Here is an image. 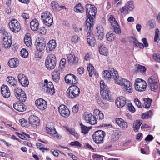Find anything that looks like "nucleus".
I'll use <instances>...</instances> for the list:
<instances>
[{"instance_id":"a19ab883","label":"nucleus","mask_w":160,"mask_h":160,"mask_svg":"<svg viewBox=\"0 0 160 160\" xmlns=\"http://www.w3.org/2000/svg\"><path fill=\"white\" fill-rule=\"evenodd\" d=\"M44 23L46 26L49 27L51 26L53 23V18L52 17H51V18L49 19V18H47L46 20H44L42 21Z\"/></svg>"},{"instance_id":"603ef678","label":"nucleus","mask_w":160,"mask_h":160,"mask_svg":"<svg viewBox=\"0 0 160 160\" xmlns=\"http://www.w3.org/2000/svg\"><path fill=\"white\" fill-rule=\"evenodd\" d=\"M20 54L23 58L27 57L28 55V52L25 49H22L20 51Z\"/></svg>"},{"instance_id":"13d9d810","label":"nucleus","mask_w":160,"mask_h":160,"mask_svg":"<svg viewBox=\"0 0 160 160\" xmlns=\"http://www.w3.org/2000/svg\"><path fill=\"white\" fill-rule=\"evenodd\" d=\"M99 104V106L104 109H107L108 107V104L107 102H101Z\"/></svg>"},{"instance_id":"7ed1b4c3","label":"nucleus","mask_w":160,"mask_h":160,"mask_svg":"<svg viewBox=\"0 0 160 160\" xmlns=\"http://www.w3.org/2000/svg\"><path fill=\"white\" fill-rule=\"evenodd\" d=\"M105 135V132L102 130H99L95 132L92 136L93 141L97 144L102 143Z\"/></svg>"},{"instance_id":"c03bdc74","label":"nucleus","mask_w":160,"mask_h":160,"mask_svg":"<svg viewBox=\"0 0 160 160\" xmlns=\"http://www.w3.org/2000/svg\"><path fill=\"white\" fill-rule=\"evenodd\" d=\"M51 5L54 10H59V8H61L62 9H63L65 7L64 6H61L59 7L58 4L56 2H52L51 3Z\"/></svg>"},{"instance_id":"ea45409f","label":"nucleus","mask_w":160,"mask_h":160,"mask_svg":"<svg viewBox=\"0 0 160 160\" xmlns=\"http://www.w3.org/2000/svg\"><path fill=\"white\" fill-rule=\"evenodd\" d=\"M136 68L138 72H145L146 70V68L144 66L139 64L136 65Z\"/></svg>"},{"instance_id":"2eb2a0df","label":"nucleus","mask_w":160,"mask_h":160,"mask_svg":"<svg viewBox=\"0 0 160 160\" xmlns=\"http://www.w3.org/2000/svg\"><path fill=\"white\" fill-rule=\"evenodd\" d=\"M38 42L36 44V48L37 49L40 51H42L45 48L46 43L44 41L42 38H39L37 40Z\"/></svg>"},{"instance_id":"473e14b6","label":"nucleus","mask_w":160,"mask_h":160,"mask_svg":"<svg viewBox=\"0 0 160 160\" xmlns=\"http://www.w3.org/2000/svg\"><path fill=\"white\" fill-rule=\"evenodd\" d=\"M52 15L49 12L46 11L43 12L41 16V18L42 20L43 21L46 20L47 18H49V19L51 18Z\"/></svg>"},{"instance_id":"4be33fe9","label":"nucleus","mask_w":160,"mask_h":160,"mask_svg":"<svg viewBox=\"0 0 160 160\" xmlns=\"http://www.w3.org/2000/svg\"><path fill=\"white\" fill-rule=\"evenodd\" d=\"M122 83V85L121 86H123L128 92L131 93L132 92V87L131 86L130 82L128 80L123 79Z\"/></svg>"},{"instance_id":"6e6d98bb","label":"nucleus","mask_w":160,"mask_h":160,"mask_svg":"<svg viewBox=\"0 0 160 160\" xmlns=\"http://www.w3.org/2000/svg\"><path fill=\"white\" fill-rule=\"evenodd\" d=\"M160 31L158 29H157L155 31V35L154 38V42H156L158 40V38H159Z\"/></svg>"},{"instance_id":"79ce46f5","label":"nucleus","mask_w":160,"mask_h":160,"mask_svg":"<svg viewBox=\"0 0 160 160\" xmlns=\"http://www.w3.org/2000/svg\"><path fill=\"white\" fill-rule=\"evenodd\" d=\"M115 83L120 85H122V83L123 79H122L121 77H119V76L117 75L114 78Z\"/></svg>"},{"instance_id":"338daca9","label":"nucleus","mask_w":160,"mask_h":160,"mask_svg":"<svg viewBox=\"0 0 160 160\" xmlns=\"http://www.w3.org/2000/svg\"><path fill=\"white\" fill-rule=\"evenodd\" d=\"M51 136H52L55 138L56 139H60L61 138V135L59 134H58L56 131V132L53 133Z\"/></svg>"},{"instance_id":"49530a36","label":"nucleus","mask_w":160,"mask_h":160,"mask_svg":"<svg viewBox=\"0 0 160 160\" xmlns=\"http://www.w3.org/2000/svg\"><path fill=\"white\" fill-rule=\"evenodd\" d=\"M152 115V112L151 110L148 111L146 113H143L142 115L143 119H146L151 117Z\"/></svg>"},{"instance_id":"aec40b11","label":"nucleus","mask_w":160,"mask_h":160,"mask_svg":"<svg viewBox=\"0 0 160 160\" xmlns=\"http://www.w3.org/2000/svg\"><path fill=\"white\" fill-rule=\"evenodd\" d=\"M116 122L121 128L125 129L127 128L128 127L127 122L122 118H116Z\"/></svg>"},{"instance_id":"a18cd8bd","label":"nucleus","mask_w":160,"mask_h":160,"mask_svg":"<svg viewBox=\"0 0 160 160\" xmlns=\"http://www.w3.org/2000/svg\"><path fill=\"white\" fill-rule=\"evenodd\" d=\"M115 25L112 26L114 32L117 34H120L121 33V31L119 26L118 23H115Z\"/></svg>"},{"instance_id":"c756f323","label":"nucleus","mask_w":160,"mask_h":160,"mask_svg":"<svg viewBox=\"0 0 160 160\" xmlns=\"http://www.w3.org/2000/svg\"><path fill=\"white\" fill-rule=\"evenodd\" d=\"M99 52L101 54L104 56H107L108 54V49L105 45L102 44H101L99 47Z\"/></svg>"},{"instance_id":"8fccbe9b","label":"nucleus","mask_w":160,"mask_h":160,"mask_svg":"<svg viewBox=\"0 0 160 160\" xmlns=\"http://www.w3.org/2000/svg\"><path fill=\"white\" fill-rule=\"evenodd\" d=\"M153 20L151 19L149 20L147 23V26L150 29H152L154 28V25L153 23Z\"/></svg>"},{"instance_id":"4c0bfd02","label":"nucleus","mask_w":160,"mask_h":160,"mask_svg":"<svg viewBox=\"0 0 160 160\" xmlns=\"http://www.w3.org/2000/svg\"><path fill=\"white\" fill-rule=\"evenodd\" d=\"M17 99L22 102H24L27 99V97L24 92H22L21 94L18 95V97H16Z\"/></svg>"},{"instance_id":"9b49d317","label":"nucleus","mask_w":160,"mask_h":160,"mask_svg":"<svg viewBox=\"0 0 160 160\" xmlns=\"http://www.w3.org/2000/svg\"><path fill=\"white\" fill-rule=\"evenodd\" d=\"M60 114L63 117H68L70 114V112L67 107L64 105H61L58 108Z\"/></svg>"},{"instance_id":"72a5a7b5","label":"nucleus","mask_w":160,"mask_h":160,"mask_svg":"<svg viewBox=\"0 0 160 160\" xmlns=\"http://www.w3.org/2000/svg\"><path fill=\"white\" fill-rule=\"evenodd\" d=\"M92 29V28L90 30H89V28H88V30H87L85 29V30L86 32H88L87 34V42H90V39H95L94 35L93 34L90 33V31Z\"/></svg>"},{"instance_id":"c9c22d12","label":"nucleus","mask_w":160,"mask_h":160,"mask_svg":"<svg viewBox=\"0 0 160 160\" xmlns=\"http://www.w3.org/2000/svg\"><path fill=\"white\" fill-rule=\"evenodd\" d=\"M107 40L112 42L114 41L115 38V35L111 32H108L106 35Z\"/></svg>"},{"instance_id":"a878e982","label":"nucleus","mask_w":160,"mask_h":160,"mask_svg":"<svg viewBox=\"0 0 160 160\" xmlns=\"http://www.w3.org/2000/svg\"><path fill=\"white\" fill-rule=\"evenodd\" d=\"M39 23L36 19H34L30 22V26L32 30L34 31H37L38 29Z\"/></svg>"},{"instance_id":"58836bf2","label":"nucleus","mask_w":160,"mask_h":160,"mask_svg":"<svg viewBox=\"0 0 160 160\" xmlns=\"http://www.w3.org/2000/svg\"><path fill=\"white\" fill-rule=\"evenodd\" d=\"M80 125L82 130V132L85 134H87L90 129V127L86 126L82 123H81Z\"/></svg>"},{"instance_id":"680f3d73","label":"nucleus","mask_w":160,"mask_h":160,"mask_svg":"<svg viewBox=\"0 0 160 160\" xmlns=\"http://www.w3.org/2000/svg\"><path fill=\"white\" fill-rule=\"evenodd\" d=\"M79 37L77 35H75L72 37V41L74 43L77 42L79 39Z\"/></svg>"},{"instance_id":"5fc2aeb1","label":"nucleus","mask_w":160,"mask_h":160,"mask_svg":"<svg viewBox=\"0 0 160 160\" xmlns=\"http://www.w3.org/2000/svg\"><path fill=\"white\" fill-rule=\"evenodd\" d=\"M47 131L48 133L50 134L51 135L53 134V133L56 132V131L55 128L53 127H47L46 128Z\"/></svg>"},{"instance_id":"3c124183","label":"nucleus","mask_w":160,"mask_h":160,"mask_svg":"<svg viewBox=\"0 0 160 160\" xmlns=\"http://www.w3.org/2000/svg\"><path fill=\"white\" fill-rule=\"evenodd\" d=\"M108 20L112 26L116 24L115 23H118L112 15H110V16Z\"/></svg>"},{"instance_id":"9d476101","label":"nucleus","mask_w":160,"mask_h":160,"mask_svg":"<svg viewBox=\"0 0 160 160\" xmlns=\"http://www.w3.org/2000/svg\"><path fill=\"white\" fill-rule=\"evenodd\" d=\"M44 87L46 91L49 92L51 94L53 95L55 93L54 86L52 82H48V80H45Z\"/></svg>"},{"instance_id":"dca6fc26","label":"nucleus","mask_w":160,"mask_h":160,"mask_svg":"<svg viewBox=\"0 0 160 160\" xmlns=\"http://www.w3.org/2000/svg\"><path fill=\"white\" fill-rule=\"evenodd\" d=\"M29 123L34 127L37 126L39 123V118L34 115H31L29 116Z\"/></svg>"},{"instance_id":"f3484780","label":"nucleus","mask_w":160,"mask_h":160,"mask_svg":"<svg viewBox=\"0 0 160 160\" xmlns=\"http://www.w3.org/2000/svg\"><path fill=\"white\" fill-rule=\"evenodd\" d=\"M1 92L3 97L8 98L10 96V92L8 87L6 85H3L1 88Z\"/></svg>"},{"instance_id":"864d4df0","label":"nucleus","mask_w":160,"mask_h":160,"mask_svg":"<svg viewBox=\"0 0 160 160\" xmlns=\"http://www.w3.org/2000/svg\"><path fill=\"white\" fill-rule=\"evenodd\" d=\"M127 5L128 6V9L130 11H132L134 8L133 5V2L132 1H130L128 2L127 3Z\"/></svg>"},{"instance_id":"e433bc0d","label":"nucleus","mask_w":160,"mask_h":160,"mask_svg":"<svg viewBox=\"0 0 160 160\" xmlns=\"http://www.w3.org/2000/svg\"><path fill=\"white\" fill-rule=\"evenodd\" d=\"M87 69L89 73V75L90 77H92L93 74H95L96 73L94 67L90 64L88 65Z\"/></svg>"},{"instance_id":"393cba45","label":"nucleus","mask_w":160,"mask_h":160,"mask_svg":"<svg viewBox=\"0 0 160 160\" xmlns=\"http://www.w3.org/2000/svg\"><path fill=\"white\" fill-rule=\"evenodd\" d=\"M8 63L10 67L14 68L18 66L19 64V61L16 58H12L9 61Z\"/></svg>"},{"instance_id":"412c9836","label":"nucleus","mask_w":160,"mask_h":160,"mask_svg":"<svg viewBox=\"0 0 160 160\" xmlns=\"http://www.w3.org/2000/svg\"><path fill=\"white\" fill-rule=\"evenodd\" d=\"M13 107L15 109L19 112H23L26 110L25 105L22 103H14Z\"/></svg>"},{"instance_id":"f257e3e1","label":"nucleus","mask_w":160,"mask_h":160,"mask_svg":"<svg viewBox=\"0 0 160 160\" xmlns=\"http://www.w3.org/2000/svg\"><path fill=\"white\" fill-rule=\"evenodd\" d=\"M86 8L87 18L86 21L85 29L87 30L88 28L90 30L95 23L93 19L95 18L96 12V8L90 4H87Z\"/></svg>"},{"instance_id":"37998d69","label":"nucleus","mask_w":160,"mask_h":160,"mask_svg":"<svg viewBox=\"0 0 160 160\" xmlns=\"http://www.w3.org/2000/svg\"><path fill=\"white\" fill-rule=\"evenodd\" d=\"M143 100L144 102L145 108H148L150 106L152 100L149 98H147L144 99Z\"/></svg>"},{"instance_id":"de8ad7c7","label":"nucleus","mask_w":160,"mask_h":160,"mask_svg":"<svg viewBox=\"0 0 160 160\" xmlns=\"http://www.w3.org/2000/svg\"><path fill=\"white\" fill-rule=\"evenodd\" d=\"M108 71L110 73V74L112 75V76L113 78L115 76L118 75L117 71L113 68H110L109 70Z\"/></svg>"},{"instance_id":"6ab92c4d","label":"nucleus","mask_w":160,"mask_h":160,"mask_svg":"<svg viewBox=\"0 0 160 160\" xmlns=\"http://www.w3.org/2000/svg\"><path fill=\"white\" fill-rule=\"evenodd\" d=\"M12 42V39L10 37H5L2 41L3 47L5 48H8L10 47Z\"/></svg>"},{"instance_id":"7c9ffc66","label":"nucleus","mask_w":160,"mask_h":160,"mask_svg":"<svg viewBox=\"0 0 160 160\" xmlns=\"http://www.w3.org/2000/svg\"><path fill=\"white\" fill-rule=\"evenodd\" d=\"M74 11L77 13H82L84 12L83 7L80 3L77 4L74 8Z\"/></svg>"},{"instance_id":"f704fd0d","label":"nucleus","mask_w":160,"mask_h":160,"mask_svg":"<svg viewBox=\"0 0 160 160\" xmlns=\"http://www.w3.org/2000/svg\"><path fill=\"white\" fill-rule=\"evenodd\" d=\"M7 81L12 85L14 86L16 85L17 83V80L14 77H8L7 78Z\"/></svg>"},{"instance_id":"0e129e2a","label":"nucleus","mask_w":160,"mask_h":160,"mask_svg":"<svg viewBox=\"0 0 160 160\" xmlns=\"http://www.w3.org/2000/svg\"><path fill=\"white\" fill-rule=\"evenodd\" d=\"M153 59L155 61L160 62V55L158 54H155L153 56Z\"/></svg>"},{"instance_id":"cd10ccee","label":"nucleus","mask_w":160,"mask_h":160,"mask_svg":"<svg viewBox=\"0 0 160 160\" xmlns=\"http://www.w3.org/2000/svg\"><path fill=\"white\" fill-rule=\"evenodd\" d=\"M60 71L59 70H55L52 73V78L55 82H58L60 79Z\"/></svg>"},{"instance_id":"774afa93","label":"nucleus","mask_w":160,"mask_h":160,"mask_svg":"<svg viewBox=\"0 0 160 160\" xmlns=\"http://www.w3.org/2000/svg\"><path fill=\"white\" fill-rule=\"evenodd\" d=\"M153 139V136L150 134L148 135L145 138V141H150Z\"/></svg>"},{"instance_id":"09e8293b","label":"nucleus","mask_w":160,"mask_h":160,"mask_svg":"<svg viewBox=\"0 0 160 160\" xmlns=\"http://www.w3.org/2000/svg\"><path fill=\"white\" fill-rule=\"evenodd\" d=\"M15 95L16 97H18V95L21 94L22 92H24L20 88H17L14 90Z\"/></svg>"},{"instance_id":"39448f33","label":"nucleus","mask_w":160,"mask_h":160,"mask_svg":"<svg viewBox=\"0 0 160 160\" xmlns=\"http://www.w3.org/2000/svg\"><path fill=\"white\" fill-rule=\"evenodd\" d=\"M56 63V59L55 55L50 54L48 55L45 61V65L48 70L53 69L55 67Z\"/></svg>"},{"instance_id":"c85d7f7f","label":"nucleus","mask_w":160,"mask_h":160,"mask_svg":"<svg viewBox=\"0 0 160 160\" xmlns=\"http://www.w3.org/2000/svg\"><path fill=\"white\" fill-rule=\"evenodd\" d=\"M142 123V121L141 120H138L134 121L133 125V128L134 131H138Z\"/></svg>"},{"instance_id":"4d7b16f0","label":"nucleus","mask_w":160,"mask_h":160,"mask_svg":"<svg viewBox=\"0 0 160 160\" xmlns=\"http://www.w3.org/2000/svg\"><path fill=\"white\" fill-rule=\"evenodd\" d=\"M66 130L68 131L71 134L73 135L75 137H77L78 135L77 133L75 132V131L74 130H73L71 128H69L67 127H66Z\"/></svg>"},{"instance_id":"69168bd1","label":"nucleus","mask_w":160,"mask_h":160,"mask_svg":"<svg viewBox=\"0 0 160 160\" xmlns=\"http://www.w3.org/2000/svg\"><path fill=\"white\" fill-rule=\"evenodd\" d=\"M70 145L72 146H78L79 147H80L81 146V144L77 141L72 142Z\"/></svg>"},{"instance_id":"052dcab7","label":"nucleus","mask_w":160,"mask_h":160,"mask_svg":"<svg viewBox=\"0 0 160 160\" xmlns=\"http://www.w3.org/2000/svg\"><path fill=\"white\" fill-rule=\"evenodd\" d=\"M134 102L136 105L139 108L141 107V103L140 101L137 98H136L134 100Z\"/></svg>"},{"instance_id":"6e6552de","label":"nucleus","mask_w":160,"mask_h":160,"mask_svg":"<svg viewBox=\"0 0 160 160\" xmlns=\"http://www.w3.org/2000/svg\"><path fill=\"white\" fill-rule=\"evenodd\" d=\"M10 30L14 32H18L21 29V27L18 21L16 19L11 20L8 23Z\"/></svg>"},{"instance_id":"1a4fd4ad","label":"nucleus","mask_w":160,"mask_h":160,"mask_svg":"<svg viewBox=\"0 0 160 160\" xmlns=\"http://www.w3.org/2000/svg\"><path fill=\"white\" fill-rule=\"evenodd\" d=\"M84 118L87 122L91 125H94L97 123L96 118L92 114L88 112H85Z\"/></svg>"},{"instance_id":"ddd939ff","label":"nucleus","mask_w":160,"mask_h":160,"mask_svg":"<svg viewBox=\"0 0 160 160\" xmlns=\"http://www.w3.org/2000/svg\"><path fill=\"white\" fill-rule=\"evenodd\" d=\"M18 79L21 84L24 87L28 86L29 82L27 78L22 74H20L18 76Z\"/></svg>"},{"instance_id":"423d86ee","label":"nucleus","mask_w":160,"mask_h":160,"mask_svg":"<svg viewBox=\"0 0 160 160\" xmlns=\"http://www.w3.org/2000/svg\"><path fill=\"white\" fill-rule=\"evenodd\" d=\"M148 82L150 89L152 91L156 92L159 87V83L156 78L151 76L148 79Z\"/></svg>"},{"instance_id":"e2e57ef3","label":"nucleus","mask_w":160,"mask_h":160,"mask_svg":"<svg viewBox=\"0 0 160 160\" xmlns=\"http://www.w3.org/2000/svg\"><path fill=\"white\" fill-rule=\"evenodd\" d=\"M66 62V60L65 59L62 58L61 59L60 62L59 64V66L61 68H62L64 67L65 64Z\"/></svg>"},{"instance_id":"f03ea898","label":"nucleus","mask_w":160,"mask_h":160,"mask_svg":"<svg viewBox=\"0 0 160 160\" xmlns=\"http://www.w3.org/2000/svg\"><path fill=\"white\" fill-rule=\"evenodd\" d=\"M100 94L104 100L110 101L111 95L108 87L104 84L103 81L100 82Z\"/></svg>"},{"instance_id":"20e7f679","label":"nucleus","mask_w":160,"mask_h":160,"mask_svg":"<svg viewBox=\"0 0 160 160\" xmlns=\"http://www.w3.org/2000/svg\"><path fill=\"white\" fill-rule=\"evenodd\" d=\"M80 92V89L77 86L72 85L68 89L67 95L70 98H74L79 96Z\"/></svg>"},{"instance_id":"bf43d9fd","label":"nucleus","mask_w":160,"mask_h":160,"mask_svg":"<svg viewBox=\"0 0 160 160\" xmlns=\"http://www.w3.org/2000/svg\"><path fill=\"white\" fill-rule=\"evenodd\" d=\"M16 133L18 134V137L21 139L24 140H27V138L25 136V135H26V133L25 132H23L22 134H20L18 132H16Z\"/></svg>"},{"instance_id":"b1692460","label":"nucleus","mask_w":160,"mask_h":160,"mask_svg":"<svg viewBox=\"0 0 160 160\" xmlns=\"http://www.w3.org/2000/svg\"><path fill=\"white\" fill-rule=\"evenodd\" d=\"M56 43L55 40L54 39L50 40L47 44L46 50L51 51L54 49L56 47Z\"/></svg>"},{"instance_id":"0eeeda50","label":"nucleus","mask_w":160,"mask_h":160,"mask_svg":"<svg viewBox=\"0 0 160 160\" xmlns=\"http://www.w3.org/2000/svg\"><path fill=\"white\" fill-rule=\"evenodd\" d=\"M147 83L145 81L141 79H137L135 82V88L138 91L141 92L145 90Z\"/></svg>"},{"instance_id":"f8f14e48","label":"nucleus","mask_w":160,"mask_h":160,"mask_svg":"<svg viewBox=\"0 0 160 160\" xmlns=\"http://www.w3.org/2000/svg\"><path fill=\"white\" fill-rule=\"evenodd\" d=\"M65 81L67 83L76 84L78 82V79L77 77L72 74L67 75L65 77Z\"/></svg>"},{"instance_id":"5701e85b","label":"nucleus","mask_w":160,"mask_h":160,"mask_svg":"<svg viewBox=\"0 0 160 160\" xmlns=\"http://www.w3.org/2000/svg\"><path fill=\"white\" fill-rule=\"evenodd\" d=\"M67 61L70 63H72L74 64H76L78 62V58L76 57L74 55L72 54L68 55L67 58Z\"/></svg>"},{"instance_id":"bb28decb","label":"nucleus","mask_w":160,"mask_h":160,"mask_svg":"<svg viewBox=\"0 0 160 160\" xmlns=\"http://www.w3.org/2000/svg\"><path fill=\"white\" fill-rule=\"evenodd\" d=\"M96 32L98 36L99 39L101 40L103 38L104 35L103 28L101 26H98L96 29Z\"/></svg>"},{"instance_id":"a211bd4d","label":"nucleus","mask_w":160,"mask_h":160,"mask_svg":"<svg viewBox=\"0 0 160 160\" xmlns=\"http://www.w3.org/2000/svg\"><path fill=\"white\" fill-rule=\"evenodd\" d=\"M126 99L122 96L118 97L115 101L116 104L119 108L122 107L126 104Z\"/></svg>"},{"instance_id":"4468645a","label":"nucleus","mask_w":160,"mask_h":160,"mask_svg":"<svg viewBox=\"0 0 160 160\" xmlns=\"http://www.w3.org/2000/svg\"><path fill=\"white\" fill-rule=\"evenodd\" d=\"M35 104L37 107L41 110H44L47 107L46 102L42 98L36 100L35 101Z\"/></svg>"},{"instance_id":"2f4dec72","label":"nucleus","mask_w":160,"mask_h":160,"mask_svg":"<svg viewBox=\"0 0 160 160\" xmlns=\"http://www.w3.org/2000/svg\"><path fill=\"white\" fill-rule=\"evenodd\" d=\"M103 78L107 81L111 78L112 75L109 72L108 70H104L103 71L102 74Z\"/></svg>"}]
</instances>
